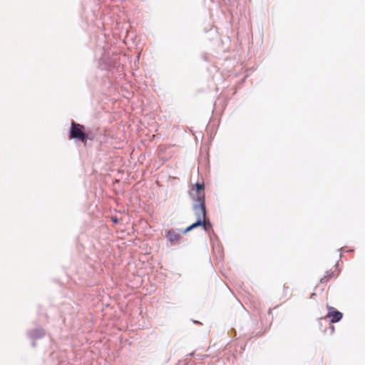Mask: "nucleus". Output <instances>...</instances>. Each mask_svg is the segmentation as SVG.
<instances>
[{
  "label": "nucleus",
  "mask_w": 365,
  "mask_h": 365,
  "mask_svg": "<svg viewBox=\"0 0 365 365\" xmlns=\"http://www.w3.org/2000/svg\"><path fill=\"white\" fill-rule=\"evenodd\" d=\"M174 150V147L173 146H168V147H160V152H165V155L163 157H161L160 160H168L169 158L173 157V153Z\"/></svg>",
  "instance_id": "8"
},
{
  "label": "nucleus",
  "mask_w": 365,
  "mask_h": 365,
  "mask_svg": "<svg viewBox=\"0 0 365 365\" xmlns=\"http://www.w3.org/2000/svg\"><path fill=\"white\" fill-rule=\"evenodd\" d=\"M112 221L114 222V223H118V219L115 217H112L111 218Z\"/></svg>",
  "instance_id": "9"
},
{
  "label": "nucleus",
  "mask_w": 365,
  "mask_h": 365,
  "mask_svg": "<svg viewBox=\"0 0 365 365\" xmlns=\"http://www.w3.org/2000/svg\"><path fill=\"white\" fill-rule=\"evenodd\" d=\"M334 270L330 269L329 271L326 272V274L324 276V277L320 279L321 283H327L329 282L331 279L336 277L339 274V272L337 271L336 266H334Z\"/></svg>",
  "instance_id": "7"
},
{
  "label": "nucleus",
  "mask_w": 365,
  "mask_h": 365,
  "mask_svg": "<svg viewBox=\"0 0 365 365\" xmlns=\"http://www.w3.org/2000/svg\"><path fill=\"white\" fill-rule=\"evenodd\" d=\"M190 195L197 202H205V185L204 183H196L195 184L191 190Z\"/></svg>",
  "instance_id": "3"
},
{
  "label": "nucleus",
  "mask_w": 365,
  "mask_h": 365,
  "mask_svg": "<svg viewBox=\"0 0 365 365\" xmlns=\"http://www.w3.org/2000/svg\"><path fill=\"white\" fill-rule=\"evenodd\" d=\"M194 210L195 215L197 216V221L187 227L185 230L182 231L183 234H186L189 231L195 229L197 227L202 226L204 230H207L206 227V209H205V202H199L197 204L194 205Z\"/></svg>",
  "instance_id": "1"
},
{
  "label": "nucleus",
  "mask_w": 365,
  "mask_h": 365,
  "mask_svg": "<svg viewBox=\"0 0 365 365\" xmlns=\"http://www.w3.org/2000/svg\"><path fill=\"white\" fill-rule=\"evenodd\" d=\"M101 56L98 58V67L101 70L108 69L112 64V60L109 56V53L106 51H101Z\"/></svg>",
  "instance_id": "4"
},
{
  "label": "nucleus",
  "mask_w": 365,
  "mask_h": 365,
  "mask_svg": "<svg viewBox=\"0 0 365 365\" xmlns=\"http://www.w3.org/2000/svg\"><path fill=\"white\" fill-rule=\"evenodd\" d=\"M165 237L171 243L172 245L178 244L181 240L180 235L173 230L166 232Z\"/></svg>",
  "instance_id": "6"
},
{
  "label": "nucleus",
  "mask_w": 365,
  "mask_h": 365,
  "mask_svg": "<svg viewBox=\"0 0 365 365\" xmlns=\"http://www.w3.org/2000/svg\"><path fill=\"white\" fill-rule=\"evenodd\" d=\"M84 128H85L83 125L72 120L68 131L69 138L82 143H86L88 138V135L84 132Z\"/></svg>",
  "instance_id": "2"
},
{
  "label": "nucleus",
  "mask_w": 365,
  "mask_h": 365,
  "mask_svg": "<svg viewBox=\"0 0 365 365\" xmlns=\"http://www.w3.org/2000/svg\"><path fill=\"white\" fill-rule=\"evenodd\" d=\"M328 308V314H327V318H329L330 319V322L331 323H336V322H338L339 321H340L342 318V313H341L340 312L336 310L334 307H329L328 306L327 307Z\"/></svg>",
  "instance_id": "5"
}]
</instances>
